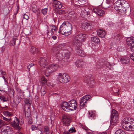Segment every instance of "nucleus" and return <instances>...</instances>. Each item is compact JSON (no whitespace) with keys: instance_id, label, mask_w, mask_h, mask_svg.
I'll use <instances>...</instances> for the list:
<instances>
[{"instance_id":"obj_1","label":"nucleus","mask_w":134,"mask_h":134,"mask_svg":"<svg viewBox=\"0 0 134 134\" xmlns=\"http://www.w3.org/2000/svg\"><path fill=\"white\" fill-rule=\"evenodd\" d=\"M62 109L64 111L70 112L76 110L77 107V103L75 100H71L68 102L63 101L61 105Z\"/></svg>"},{"instance_id":"obj_2","label":"nucleus","mask_w":134,"mask_h":134,"mask_svg":"<svg viewBox=\"0 0 134 134\" xmlns=\"http://www.w3.org/2000/svg\"><path fill=\"white\" fill-rule=\"evenodd\" d=\"M72 24L68 22L63 23L59 29V31L62 34L68 35L72 32Z\"/></svg>"},{"instance_id":"obj_3","label":"nucleus","mask_w":134,"mask_h":134,"mask_svg":"<svg viewBox=\"0 0 134 134\" xmlns=\"http://www.w3.org/2000/svg\"><path fill=\"white\" fill-rule=\"evenodd\" d=\"M87 37L85 34L80 33L76 35L74 37L73 42V44L76 47H81L82 42L84 41Z\"/></svg>"},{"instance_id":"obj_4","label":"nucleus","mask_w":134,"mask_h":134,"mask_svg":"<svg viewBox=\"0 0 134 134\" xmlns=\"http://www.w3.org/2000/svg\"><path fill=\"white\" fill-rule=\"evenodd\" d=\"M87 37L85 34L80 33L76 35L74 37L73 42V44L76 47H81L82 42L84 41Z\"/></svg>"},{"instance_id":"obj_5","label":"nucleus","mask_w":134,"mask_h":134,"mask_svg":"<svg viewBox=\"0 0 134 134\" xmlns=\"http://www.w3.org/2000/svg\"><path fill=\"white\" fill-rule=\"evenodd\" d=\"M87 37L85 34L80 33L76 35L74 37L73 42V44L76 47H81L82 42L84 41Z\"/></svg>"},{"instance_id":"obj_6","label":"nucleus","mask_w":134,"mask_h":134,"mask_svg":"<svg viewBox=\"0 0 134 134\" xmlns=\"http://www.w3.org/2000/svg\"><path fill=\"white\" fill-rule=\"evenodd\" d=\"M70 54L71 53L69 52L64 54L59 53L56 54V58L60 61H62V63H64L67 62L70 57Z\"/></svg>"},{"instance_id":"obj_7","label":"nucleus","mask_w":134,"mask_h":134,"mask_svg":"<svg viewBox=\"0 0 134 134\" xmlns=\"http://www.w3.org/2000/svg\"><path fill=\"white\" fill-rule=\"evenodd\" d=\"M58 66L57 64H52L49 65L45 70V75L46 76L50 75L51 74L57 70Z\"/></svg>"},{"instance_id":"obj_8","label":"nucleus","mask_w":134,"mask_h":134,"mask_svg":"<svg viewBox=\"0 0 134 134\" xmlns=\"http://www.w3.org/2000/svg\"><path fill=\"white\" fill-rule=\"evenodd\" d=\"M57 79L60 82L62 83H67L70 80L69 76L65 73H59L58 75Z\"/></svg>"},{"instance_id":"obj_9","label":"nucleus","mask_w":134,"mask_h":134,"mask_svg":"<svg viewBox=\"0 0 134 134\" xmlns=\"http://www.w3.org/2000/svg\"><path fill=\"white\" fill-rule=\"evenodd\" d=\"M91 96L87 95L83 96L80 100V106L85 107L86 106V103L89 101L91 100Z\"/></svg>"},{"instance_id":"obj_10","label":"nucleus","mask_w":134,"mask_h":134,"mask_svg":"<svg viewBox=\"0 0 134 134\" xmlns=\"http://www.w3.org/2000/svg\"><path fill=\"white\" fill-rule=\"evenodd\" d=\"M126 120H128L127 118L125 120H123L122 125L123 128L127 131H131L134 130L133 129L132 126H131L128 123V121H126Z\"/></svg>"},{"instance_id":"obj_11","label":"nucleus","mask_w":134,"mask_h":134,"mask_svg":"<svg viewBox=\"0 0 134 134\" xmlns=\"http://www.w3.org/2000/svg\"><path fill=\"white\" fill-rule=\"evenodd\" d=\"M126 43L129 46L131 51L134 52V37L132 36L127 38L126 39Z\"/></svg>"},{"instance_id":"obj_12","label":"nucleus","mask_w":134,"mask_h":134,"mask_svg":"<svg viewBox=\"0 0 134 134\" xmlns=\"http://www.w3.org/2000/svg\"><path fill=\"white\" fill-rule=\"evenodd\" d=\"M124 1L123 0H118L116 1L114 4V7L115 10L118 11H121L122 10L121 9L122 2Z\"/></svg>"},{"instance_id":"obj_13","label":"nucleus","mask_w":134,"mask_h":134,"mask_svg":"<svg viewBox=\"0 0 134 134\" xmlns=\"http://www.w3.org/2000/svg\"><path fill=\"white\" fill-rule=\"evenodd\" d=\"M63 123L66 126H68L71 122V118L67 115L63 114L62 116Z\"/></svg>"},{"instance_id":"obj_14","label":"nucleus","mask_w":134,"mask_h":134,"mask_svg":"<svg viewBox=\"0 0 134 134\" xmlns=\"http://www.w3.org/2000/svg\"><path fill=\"white\" fill-rule=\"evenodd\" d=\"M49 60L48 58L47 59L45 57H41L38 62L39 64L41 66L45 67L48 64V61L49 62Z\"/></svg>"},{"instance_id":"obj_15","label":"nucleus","mask_w":134,"mask_h":134,"mask_svg":"<svg viewBox=\"0 0 134 134\" xmlns=\"http://www.w3.org/2000/svg\"><path fill=\"white\" fill-rule=\"evenodd\" d=\"M81 26L82 28L84 29L86 31L90 30L92 27V24L87 22L82 23Z\"/></svg>"},{"instance_id":"obj_16","label":"nucleus","mask_w":134,"mask_h":134,"mask_svg":"<svg viewBox=\"0 0 134 134\" xmlns=\"http://www.w3.org/2000/svg\"><path fill=\"white\" fill-rule=\"evenodd\" d=\"M81 47H76V54L82 57H84L85 56L86 54L83 50L80 49Z\"/></svg>"},{"instance_id":"obj_17","label":"nucleus","mask_w":134,"mask_h":134,"mask_svg":"<svg viewBox=\"0 0 134 134\" xmlns=\"http://www.w3.org/2000/svg\"><path fill=\"white\" fill-rule=\"evenodd\" d=\"M13 133L12 129L8 126H7L5 129H2L1 134H12Z\"/></svg>"},{"instance_id":"obj_18","label":"nucleus","mask_w":134,"mask_h":134,"mask_svg":"<svg viewBox=\"0 0 134 134\" xmlns=\"http://www.w3.org/2000/svg\"><path fill=\"white\" fill-rule=\"evenodd\" d=\"M84 80L86 83H94L93 76L90 74L86 76L84 78Z\"/></svg>"},{"instance_id":"obj_19","label":"nucleus","mask_w":134,"mask_h":134,"mask_svg":"<svg viewBox=\"0 0 134 134\" xmlns=\"http://www.w3.org/2000/svg\"><path fill=\"white\" fill-rule=\"evenodd\" d=\"M15 120H14L13 121L11 122V124L12 126L16 129H17L18 130H19L20 129L19 126V124L18 123L19 121L16 117H15Z\"/></svg>"},{"instance_id":"obj_20","label":"nucleus","mask_w":134,"mask_h":134,"mask_svg":"<svg viewBox=\"0 0 134 134\" xmlns=\"http://www.w3.org/2000/svg\"><path fill=\"white\" fill-rule=\"evenodd\" d=\"M92 11L97 15L99 16L102 15L104 13V12L99 8H93Z\"/></svg>"},{"instance_id":"obj_21","label":"nucleus","mask_w":134,"mask_h":134,"mask_svg":"<svg viewBox=\"0 0 134 134\" xmlns=\"http://www.w3.org/2000/svg\"><path fill=\"white\" fill-rule=\"evenodd\" d=\"M50 28L47 26V35H48L49 33V31L51 30V34L52 35L53 34L54 31L56 32L57 31L55 25H50Z\"/></svg>"},{"instance_id":"obj_22","label":"nucleus","mask_w":134,"mask_h":134,"mask_svg":"<svg viewBox=\"0 0 134 134\" xmlns=\"http://www.w3.org/2000/svg\"><path fill=\"white\" fill-rule=\"evenodd\" d=\"M52 2L55 5L57 9H60L62 7V5L61 2L57 0H53Z\"/></svg>"},{"instance_id":"obj_23","label":"nucleus","mask_w":134,"mask_h":134,"mask_svg":"<svg viewBox=\"0 0 134 134\" xmlns=\"http://www.w3.org/2000/svg\"><path fill=\"white\" fill-rule=\"evenodd\" d=\"M75 64L78 67H82L83 66V61L81 59H78L75 62Z\"/></svg>"},{"instance_id":"obj_24","label":"nucleus","mask_w":134,"mask_h":134,"mask_svg":"<svg viewBox=\"0 0 134 134\" xmlns=\"http://www.w3.org/2000/svg\"><path fill=\"white\" fill-rule=\"evenodd\" d=\"M113 3L110 0H107L106 3L103 5L104 9H107L111 6Z\"/></svg>"},{"instance_id":"obj_25","label":"nucleus","mask_w":134,"mask_h":134,"mask_svg":"<svg viewBox=\"0 0 134 134\" xmlns=\"http://www.w3.org/2000/svg\"><path fill=\"white\" fill-rule=\"evenodd\" d=\"M97 34L99 36L101 37H104L106 34L105 31L103 30H99L97 31Z\"/></svg>"},{"instance_id":"obj_26","label":"nucleus","mask_w":134,"mask_h":134,"mask_svg":"<svg viewBox=\"0 0 134 134\" xmlns=\"http://www.w3.org/2000/svg\"><path fill=\"white\" fill-rule=\"evenodd\" d=\"M118 116L111 117L110 124L114 125L118 121Z\"/></svg>"},{"instance_id":"obj_27","label":"nucleus","mask_w":134,"mask_h":134,"mask_svg":"<svg viewBox=\"0 0 134 134\" xmlns=\"http://www.w3.org/2000/svg\"><path fill=\"white\" fill-rule=\"evenodd\" d=\"M125 3H124V2H122V7H125V8H123V7H121V9H122V10L121 11H120L121 13H124V12H125L127 10V8L129 7V4L126 1H125Z\"/></svg>"},{"instance_id":"obj_28","label":"nucleus","mask_w":134,"mask_h":134,"mask_svg":"<svg viewBox=\"0 0 134 134\" xmlns=\"http://www.w3.org/2000/svg\"><path fill=\"white\" fill-rule=\"evenodd\" d=\"M91 40L92 43H99L100 42V40L99 38L96 36L91 37Z\"/></svg>"},{"instance_id":"obj_29","label":"nucleus","mask_w":134,"mask_h":134,"mask_svg":"<svg viewBox=\"0 0 134 134\" xmlns=\"http://www.w3.org/2000/svg\"><path fill=\"white\" fill-rule=\"evenodd\" d=\"M129 58L126 57H124L121 58L120 61L123 64H127L129 62Z\"/></svg>"},{"instance_id":"obj_30","label":"nucleus","mask_w":134,"mask_h":134,"mask_svg":"<svg viewBox=\"0 0 134 134\" xmlns=\"http://www.w3.org/2000/svg\"><path fill=\"white\" fill-rule=\"evenodd\" d=\"M30 48V52L33 54H36L38 52V49L34 46H31Z\"/></svg>"},{"instance_id":"obj_31","label":"nucleus","mask_w":134,"mask_h":134,"mask_svg":"<svg viewBox=\"0 0 134 134\" xmlns=\"http://www.w3.org/2000/svg\"><path fill=\"white\" fill-rule=\"evenodd\" d=\"M8 100V99L7 97L3 95L0 96V101H2L3 103H4Z\"/></svg>"},{"instance_id":"obj_32","label":"nucleus","mask_w":134,"mask_h":134,"mask_svg":"<svg viewBox=\"0 0 134 134\" xmlns=\"http://www.w3.org/2000/svg\"><path fill=\"white\" fill-rule=\"evenodd\" d=\"M118 116V114L117 111L114 109H112L111 111V117Z\"/></svg>"},{"instance_id":"obj_33","label":"nucleus","mask_w":134,"mask_h":134,"mask_svg":"<svg viewBox=\"0 0 134 134\" xmlns=\"http://www.w3.org/2000/svg\"><path fill=\"white\" fill-rule=\"evenodd\" d=\"M46 88L44 87H42L41 89L40 92L42 96H44L46 92Z\"/></svg>"},{"instance_id":"obj_34","label":"nucleus","mask_w":134,"mask_h":134,"mask_svg":"<svg viewBox=\"0 0 134 134\" xmlns=\"http://www.w3.org/2000/svg\"><path fill=\"white\" fill-rule=\"evenodd\" d=\"M25 106H30L31 104L29 98H26L25 99Z\"/></svg>"},{"instance_id":"obj_35","label":"nucleus","mask_w":134,"mask_h":134,"mask_svg":"<svg viewBox=\"0 0 134 134\" xmlns=\"http://www.w3.org/2000/svg\"><path fill=\"white\" fill-rule=\"evenodd\" d=\"M16 40V37H13L12 40L10 41V45L14 46L15 44V42Z\"/></svg>"},{"instance_id":"obj_36","label":"nucleus","mask_w":134,"mask_h":134,"mask_svg":"<svg viewBox=\"0 0 134 134\" xmlns=\"http://www.w3.org/2000/svg\"><path fill=\"white\" fill-rule=\"evenodd\" d=\"M44 132L46 134H49L50 130L49 127L47 126H45L44 127Z\"/></svg>"},{"instance_id":"obj_37","label":"nucleus","mask_w":134,"mask_h":134,"mask_svg":"<svg viewBox=\"0 0 134 134\" xmlns=\"http://www.w3.org/2000/svg\"><path fill=\"white\" fill-rule=\"evenodd\" d=\"M115 134H125V132L122 129H119L115 132Z\"/></svg>"},{"instance_id":"obj_38","label":"nucleus","mask_w":134,"mask_h":134,"mask_svg":"<svg viewBox=\"0 0 134 134\" xmlns=\"http://www.w3.org/2000/svg\"><path fill=\"white\" fill-rule=\"evenodd\" d=\"M47 80L44 77H42L41 80V83L42 84V85H44L47 82Z\"/></svg>"},{"instance_id":"obj_39","label":"nucleus","mask_w":134,"mask_h":134,"mask_svg":"<svg viewBox=\"0 0 134 134\" xmlns=\"http://www.w3.org/2000/svg\"><path fill=\"white\" fill-rule=\"evenodd\" d=\"M3 114L7 117H9L12 115L11 114L9 111H4L3 112Z\"/></svg>"},{"instance_id":"obj_40","label":"nucleus","mask_w":134,"mask_h":134,"mask_svg":"<svg viewBox=\"0 0 134 134\" xmlns=\"http://www.w3.org/2000/svg\"><path fill=\"white\" fill-rule=\"evenodd\" d=\"M25 116L26 117L29 118L30 116L31 111H30L29 110H28V112L26 111L25 112Z\"/></svg>"},{"instance_id":"obj_41","label":"nucleus","mask_w":134,"mask_h":134,"mask_svg":"<svg viewBox=\"0 0 134 134\" xmlns=\"http://www.w3.org/2000/svg\"><path fill=\"white\" fill-rule=\"evenodd\" d=\"M128 123L131 126H132L133 129L134 130V120L132 119H131L130 121H129Z\"/></svg>"},{"instance_id":"obj_42","label":"nucleus","mask_w":134,"mask_h":134,"mask_svg":"<svg viewBox=\"0 0 134 134\" xmlns=\"http://www.w3.org/2000/svg\"><path fill=\"white\" fill-rule=\"evenodd\" d=\"M89 118L92 117V118H93L94 117L95 115V114L94 112L92 111H89Z\"/></svg>"},{"instance_id":"obj_43","label":"nucleus","mask_w":134,"mask_h":134,"mask_svg":"<svg viewBox=\"0 0 134 134\" xmlns=\"http://www.w3.org/2000/svg\"><path fill=\"white\" fill-rule=\"evenodd\" d=\"M78 1L80 4L83 5L85 3L86 0H78Z\"/></svg>"},{"instance_id":"obj_44","label":"nucleus","mask_w":134,"mask_h":134,"mask_svg":"<svg viewBox=\"0 0 134 134\" xmlns=\"http://www.w3.org/2000/svg\"><path fill=\"white\" fill-rule=\"evenodd\" d=\"M28 110H29L30 111H31V109L30 108V106H25L24 111L25 112L26 111V112H28Z\"/></svg>"},{"instance_id":"obj_45","label":"nucleus","mask_w":134,"mask_h":134,"mask_svg":"<svg viewBox=\"0 0 134 134\" xmlns=\"http://www.w3.org/2000/svg\"><path fill=\"white\" fill-rule=\"evenodd\" d=\"M36 14L38 18H39L40 16V10L38 9L36 11Z\"/></svg>"},{"instance_id":"obj_46","label":"nucleus","mask_w":134,"mask_h":134,"mask_svg":"<svg viewBox=\"0 0 134 134\" xmlns=\"http://www.w3.org/2000/svg\"><path fill=\"white\" fill-rule=\"evenodd\" d=\"M69 131L70 133L75 132H76V131L75 130V128L74 127H73L70 129Z\"/></svg>"},{"instance_id":"obj_47","label":"nucleus","mask_w":134,"mask_h":134,"mask_svg":"<svg viewBox=\"0 0 134 134\" xmlns=\"http://www.w3.org/2000/svg\"><path fill=\"white\" fill-rule=\"evenodd\" d=\"M47 11V8H44L42 9L41 10L42 13L44 15L46 14Z\"/></svg>"},{"instance_id":"obj_48","label":"nucleus","mask_w":134,"mask_h":134,"mask_svg":"<svg viewBox=\"0 0 134 134\" xmlns=\"http://www.w3.org/2000/svg\"><path fill=\"white\" fill-rule=\"evenodd\" d=\"M3 119L4 120H5L6 121L9 122L11 121L12 120V119L11 118H7L4 117H3Z\"/></svg>"},{"instance_id":"obj_49","label":"nucleus","mask_w":134,"mask_h":134,"mask_svg":"<svg viewBox=\"0 0 134 134\" xmlns=\"http://www.w3.org/2000/svg\"><path fill=\"white\" fill-rule=\"evenodd\" d=\"M132 52L131 54L130 55V57L131 59L134 61V52Z\"/></svg>"},{"instance_id":"obj_50","label":"nucleus","mask_w":134,"mask_h":134,"mask_svg":"<svg viewBox=\"0 0 134 134\" xmlns=\"http://www.w3.org/2000/svg\"><path fill=\"white\" fill-rule=\"evenodd\" d=\"M105 64L107 67H108L109 68V66L110 67L111 66V64L108 62H105Z\"/></svg>"},{"instance_id":"obj_51","label":"nucleus","mask_w":134,"mask_h":134,"mask_svg":"<svg viewBox=\"0 0 134 134\" xmlns=\"http://www.w3.org/2000/svg\"><path fill=\"white\" fill-rule=\"evenodd\" d=\"M31 128L32 131L37 130V128L34 125H32L31 126Z\"/></svg>"},{"instance_id":"obj_52","label":"nucleus","mask_w":134,"mask_h":134,"mask_svg":"<svg viewBox=\"0 0 134 134\" xmlns=\"http://www.w3.org/2000/svg\"><path fill=\"white\" fill-rule=\"evenodd\" d=\"M102 64H100V63L99 62L97 64L96 66L98 68H100L102 67Z\"/></svg>"},{"instance_id":"obj_53","label":"nucleus","mask_w":134,"mask_h":134,"mask_svg":"<svg viewBox=\"0 0 134 134\" xmlns=\"http://www.w3.org/2000/svg\"><path fill=\"white\" fill-rule=\"evenodd\" d=\"M1 75L2 76H6V72L5 71H2L1 72Z\"/></svg>"},{"instance_id":"obj_54","label":"nucleus","mask_w":134,"mask_h":134,"mask_svg":"<svg viewBox=\"0 0 134 134\" xmlns=\"http://www.w3.org/2000/svg\"><path fill=\"white\" fill-rule=\"evenodd\" d=\"M23 18L24 19H26L27 20L29 19V17L28 16L25 14H24L23 16Z\"/></svg>"},{"instance_id":"obj_55","label":"nucleus","mask_w":134,"mask_h":134,"mask_svg":"<svg viewBox=\"0 0 134 134\" xmlns=\"http://www.w3.org/2000/svg\"><path fill=\"white\" fill-rule=\"evenodd\" d=\"M34 65L33 63H31L30 64L29 66H27V68L29 69V71L31 67L33 66Z\"/></svg>"},{"instance_id":"obj_56","label":"nucleus","mask_w":134,"mask_h":134,"mask_svg":"<svg viewBox=\"0 0 134 134\" xmlns=\"http://www.w3.org/2000/svg\"><path fill=\"white\" fill-rule=\"evenodd\" d=\"M63 12L62 11L60 10H58L57 11V13L58 14H59V15H62L63 14Z\"/></svg>"},{"instance_id":"obj_57","label":"nucleus","mask_w":134,"mask_h":134,"mask_svg":"<svg viewBox=\"0 0 134 134\" xmlns=\"http://www.w3.org/2000/svg\"><path fill=\"white\" fill-rule=\"evenodd\" d=\"M5 46H2L1 49V52H3L5 50Z\"/></svg>"},{"instance_id":"obj_58","label":"nucleus","mask_w":134,"mask_h":134,"mask_svg":"<svg viewBox=\"0 0 134 134\" xmlns=\"http://www.w3.org/2000/svg\"><path fill=\"white\" fill-rule=\"evenodd\" d=\"M2 77L3 78V79H4V81L5 82H7V80H6V77H7V76H2Z\"/></svg>"},{"instance_id":"obj_59","label":"nucleus","mask_w":134,"mask_h":134,"mask_svg":"<svg viewBox=\"0 0 134 134\" xmlns=\"http://www.w3.org/2000/svg\"><path fill=\"white\" fill-rule=\"evenodd\" d=\"M70 133L69 131H65L64 132L63 134H70Z\"/></svg>"},{"instance_id":"obj_60","label":"nucleus","mask_w":134,"mask_h":134,"mask_svg":"<svg viewBox=\"0 0 134 134\" xmlns=\"http://www.w3.org/2000/svg\"><path fill=\"white\" fill-rule=\"evenodd\" d=\"M52 38L53 39L55 40L56 39L57 37L56 36L54 35L52 36Z\"/></svg>"},{"instance_id":"obj_61","label":"nucleus","mask_w":134,"mask_h":134,"mask_svg":"<svg viewBox=\"0 0 134 134\" xmlns=\"http://www.w3.org/2000/svg\"><path fill=\"white\" fill-rule=\"evenodd\" d=\"M85 13H86V15H88L90 14V12H87V11H86L85 12Z\"/></svg>"},{"instance_id":"obj_62","label":"nucleus","mask_w":134,"mask_h":134,"mask_svg":"<svg viewBox=\"0 0 134 134\" xmlns=\"http://www.w3.org/2000/svg\"><path fill=\"white\" fill-rule=\"evenodd\" d=\"M88 134H93V131H91L90 132H88Z\"/></svg>"},{"instance_id":"obj_63","label":"nucleus","mask_w":134,"mask_h":134,"mask_svg":"<svg viewBox=\"0 0 134 134\" xmlns=\"http://www.w3.org/2000/svg\"><path fill=\"white\" fill-rule=\"evenodd\" d=\"M93 134H98V133L96 131H93Z\"/></svg>"},{"instance_id":"obj_64","label":"nucleus","mask_w":134,"mask_h":134,"mask_svg":"<svg viewBox=\"0 0 134 134\" xmlns=\"http://www.w3.org/2000/svg\"><path fill=\"white\" fill-rule=\"evenodd\" d=\"M16 134H23L20 132H18L16 133Z\"/></svg>"}]
</instances>
